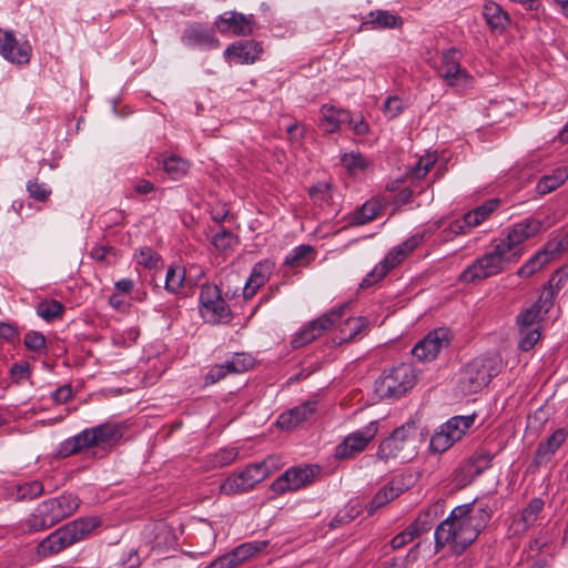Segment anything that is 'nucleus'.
<instances>
[{"label": "nucleus", "mask_w": 568, "mask_h": 568, "mask_svg": "<svg viewBox=\"0 0 568 568\" xmlns=\"http://www.w3.org/2000/svg\"><path fill=\"white\" fill-rule=\"evenodd\" d=\"M351 303L346 302L339 306L333 307L316 320L305 325L292 339V346L300 348L317 337L325 331L338 326V335L335 337L337 344H343L355 339L368 325V321L364 316H348L343 321L349 310Z\"/></svg>", "instance_id": "nucleus-1"}, {"label": "nucleus", "mask_w": 568, "mask_h": 568, "mask_svg": "<svg viewBox=\"0 0 568 568\" xmlns=\"http://www.w3.org/2000/svg\"><path fill=\"white\" fill-rule=\"evenodd\" d=\"M479 534L463 515V511L455 507L449 516L443 520L435 530V547L438 551L449 546L454 554H462L469 547Z\"/></svg>", "instance_id": "nucleus-2"}, {"label": "nucleus", "mask_w": 568, "mask_h": 568, "mask_svg": "<svg viewBox=\"0 0 568 568\" xmlns=\"http://www.w3.org/2000/svg\"><path fill=\"white\" fill-rule=\"evenodd\" d=\"M100 525L97 517H81L58 528L45 537L37 548L41 557H48L88 538Z\"/></svg>", "instance_id": "nucleus-3"}, {"label": "nucleus", "mask_w": 568, "mask_h": 568, "mask_svg": "<svg viewBox=\"0 0 568 568\" xmlns=\"http://www.w3.org/2000/svg\"><path fill=\"white\" fill-rule=\"evenodd\" d=\"M423 434L414 419L395 428L393 433L383 439L377 449V457L382 460L412 459L418 450Z\"/></svg>", "instance_id": "nucleus-4"}, {"label": "nucleus", "mask_w": 568, "mask_h": 568, "mask_svg": "<svg viewBox=\"0 0 568 568\" xmlns=\"http://www.w3.org/2000/svg\"><path fill=\"white\" fill-rule=\"evenodd\" d=\"M80 506V499L72 493L49 498L40 503L28 518L32 531L49 529L71 516Z\"/></svg>", "instance_id": "nucleus-5"}, {"label": "nucleus", "mask_w": 568, "mask_h": 568, "mask_svg": "<svg viewBox=\"0 0 568 568\" xmlns=\"http://www.w3.org/2000/svg\"><path fill=\"white\" fill-rule=\"evenodd\" d=\"M514 263L516 261L495 241L488 252L462 272L459 278L465 283L484 280L504 272Z\"/></svg>", "instance_id": "nucleus-6"}, {"label": "nucleus", "mask_w": 568, "mask_h": 568, "mask_svg": "<svg viewBox=\"0 0 568 568\" xmlns=\"http://www.w3.org/2000/svg\"><path fill=\"white\" fill-rule=\"evenodd\" d=\"M498 372L499 363L495 356H478L460 369L458 386L465 394H475L487 386Z\"/></svg>", "instance_id": "nucleus-7"}, {"label": "nucleus", "mask_w": 568, "mask_h": 568, "mask_svg": "<svg viewBox=\"0 0 568 568\" xmlns=\"http://www.w3.org/2000/svg\"><path fill=\"white\" fill-rule=\"evenodd\" d=\"M424 241V235L416 233L409 239L392 248L383 261L379 262L366 276L362 280L359 287L368 288L375 283L384 278L387 273L400 264L417 246Z\"/></svg>", "instance_id": "nucleus-8"}, {"label": "nucleus", "mask_w": 568, "mask_h": 568, "mask_svg": "<svg viewBox=\"0 0 568 568\" xmlns=\"http://www.w3.org/2000/svg\"><path fill=\"white\" fill-rule=\"evenodd\" d=\"M416 377L408 364H400L385 372L375 383V392L381 398H399L414 387Z\"/></svg>", "instance_id": "nucleus-9"}, {"label": "nucleus", "mask_w": 568, "mask_h": 568, "mask_svg": "<svg viewBox=\"0 0 568 568\" xmlns=\"http://www.w3.org/2000/svg\"><path fill=\"white\" fill-rule=\"evenodd\" d=\"M475 415L454 416L439 426L430 438L429 447L434 453H445L460 440L473 426Z\"/></svg>", "instance_id": "nucleus-10"}, {"label": "nucleus", "mask_w": 568, "mask_h": 568, "mask_svg": "<svg viewBox=\"0 0 568 568\" xmlns=\"http://www.w3.org/2000/svg\"><path fill=\"white\" fill-rule=\"evenodd\" d=\"M541 226V221L535 217L524 219L509 227L506 236L496 242L517 262L524 254V242L538 234Z\"/></svg>", "instance_id": "nucleus-11"}, {"label": "nucleus", "mask_w": 568, "mask_h": 568, "mask_svg": "<svg viewBox=\"0 0 568 568\" xmlns=\"http://www.w3.org/2000/svg\"><path fill=\"white\" fill-rule=\"evenodd\" d=\"M200 313L211 324L227 323L232 313L216 285H203L200 292Z\"/></svg>", "instance_id": "nucleus-12"}, {"label": "nucleus", "mask_w": 568, "mask_h": 568, "mask_svg": "<svg viewBox=\"0 0 568 568\" xmlns=\"http://www.w3.org/2000/svg\"><path fill=\"white\" fill-rule=\"evenodd\" d=\"M453 334L446 327L435 328L420 339L412 349L414 357L422 362L434 361L450 345Z\"/></svg>", "instance_id": "nucleus-13"}, {"label": "nucleus", "mask_w": 568, "mask_h": 568, "mask_svg": "<svg viewBox=\"0 0 568 568\" xmlns=\"http://www.w3.org/2000/svg\"><path fill=\"white\" fill-rule=\"evenodd\" d=\"M378 432V422L373 420L364 428L351 433L335 448L337 459H346L362 453Z\"/></svg>", "instance_id": "nucleus-14"}, {"label": "nucleus", "mask_w": 568, "mask_h": 568, "mask_svg": "<svg viewBox=\"0 0 568 568\" xmlns=\"http://www.w3.org/2000/svg\"><path fill=\"white\" fill-rule=\"evenodd\" d=\"M462 53L456 48L442 52L437 73L450 87H464L469 80L468 72L460 67Z\"/></svg>", "instance_id": "nucleus-15"}, {"label": "nucleus", "mask_w": 568, "mask_h": 568, "mask_svg": "<svg viewBox=\"0 0 568 568\" xmlns=\"http://www.w3.org/2000/svg\"><path fill=\"white\" fill-rule=\"evenodd\" d=\"M32 48L29 41H19L10 30L0 29V55L14 64H28Z\"/></svg>", "instance_id": "nucleus-16"}, {"label": "nucleus", "mask_w": 568, "mask_h": 568, "mask_svg": "<svg viewBox=\"0 0 568 568\" xmlns=\"http://www.w3.org/2000/svg\"><path fill=\"white\" fill-rule=\"evenodd\" d=\"M255 19L253 14L246 16L236 11L224 12L214 22V27L220 33H232L236 37L252 34Z\"/></svg>", "instance_id": "nucleus-17"}, {"label": "nucleus", "mask_w": 568, "mask_h": 568, "mask_svg": "<svg viewBox=\"0 0 568 568\" xmlns=\"http://www.w3.org/2000/svg\"><path fill=\"white\" fill-rule=\"evenodd\" d=\"M314 476L315 469L312 466L292 467L273 481L272 489L276 494L297 490L310 484Z\"/></svg>", "instance_id": "nucleus-18"}, {"label": "nucleus", "mask_w": 568, "mask_h": 568, "mask_svg": "<svg viewBox=\"0 0 568 568\" xmlns=\"http://www.w3.org/2000/svg\"><path fill=\"white\" fill-rule=\"evenodd\" d=\"M252 366L253 359L248 355L244 353H236L224 363L210 368L205 376V385L215 384L225 378L229 374L243 373Z\"/></svg>", "instance_id": "nucleus-19"}, {"label": "nucleus", "mask_w": 568, "mask_h": 568, "mask_svg": "<svg viewBox=\"0 0 568 568\" xmlns=\"http://www.w3.org/2000/svg\"><path fill=\"white\" fill-rule=\"evenodd\" d=\"M181 40L189 48L215 49L220 47V40L215 37L214 29L199 22L189 24Z\"/></svg>", "instance_id": "nucleus-20"}, {"label": "nucleus", "mask_w": 568, "mask_h": 568, "mask_svg": "<svg viewBox=\"0 0 568 568\" xmlns=\"http://www.w3.org/2000/svg\"><path fill=\"white\" fill-rule=\"evenodd\" d=\"M465 518L480 534L489 524L494 514V506L487 499H474L471 503L457 506Z\"/></svg>", "instance_id": "nucleus-21"}, {"label": "nucleus", "mask_w": 568, "mask_h": 568, "mask_svg": "<svg viewBox=\"0 0 568 568\" xmlns=\"http://www.w3.org/2000/svg\"><path fill=\"white\" fill-rule=\"evenodd\" d=\"M88 439L89 448L112 446L118 443L122 436V428L115 423H104L94 427L83 429Z\"/></svg>", "instance_id": "nucleus-22"}, {"label": "nucleus", "mask_w": 568, "mask_h": 568, "mask_svg": "<svg viewBox=\"0 0 568 568\" xmlns=\"http://www.w3.org/2000/svg\"><path fill=\"white\" fill-rule=\"evenodd\" d=\"M263 52L261 42L255 40H241L229 45L224 55L227 59H234L236 63L248 64L258 59Z\"/></svg>", "instance_id": "nucleus-23"}, {"label": "nucleus", "mask_w": 568, "mask_h": 568, "mask_svg": "<svg viewBox=\"0 0 568 568\" xmlns=\"http://www.w3.org/2000/svg\"><path fill=\"white\" fill-rule=\"evenodd\" d=\"M321 118L318 126L325 133H335L339 130L342 124H352L353 118L349 111L345 109L335 108L331 104L322 105Z\"/></svg>", "instance_id": "nucleus-24"}, {"label": "nucleus", "mask_w": 568, "mask_h": 568, "mask_svg": "<svg viewBox=\"0 0 568 568\" xmlns=\"http://www.w3.org/2000/svg\"><path fill=\"white\" fill-rule=\"evenodd\" d=\"M274 267V262L268 258L260 261L253 266L252 272L243 287V296L245 300L252 298L258 288L270 280Z\"/></svg>", "instance_id": "nucleus-25"}, {"label": "nucleus", "mask_w": 568, "mask_h": 568, "mask_svg": "<svg viewBox=\"0 0 568 568\" xmlns=\"http://www.w3.org/2000/svg\"><path fill=\"white\" fill-rule=\"evenodd\" d=\"M317 403L307 400L292 409L282 413L277 418V425L282 429H293L303 422L308 420L316 410Z\"/></svg>", "instance_id": "nucleus-26"}, {"label": "nucleus", "mask_w": 568, "mask_h": 568, "mask_svg": "<svg viewBox=\"0 0 568 568\" xmlns=\"http://www.w3.org/2000/svg\"><path fill=\"white\" fill-rule=\"evenodd\" d=\"M551 308V293H541L540 297L530 307L523 311L517 316L519 327H539L538 323L542 315Z\"/></svg>", "instance_id": "nucleus-27"}, {"label": "nucleus", "mask_w": 568, "mask_h": 568, "mask_svg": "<svg viewBox=\"0 0 568 568\" xmlns=\"http://www.w3.org/2000/svg\"><path fill=\"white\" fill-rule=\"evenodd\" d=\"M567 437V428H557L546 440L539 443L535 452L534 463L540 466L550 462L556 452L566 442Z\"/></svg>", "instance_id": "nucleus-28"}, {"label": "nucleus", "mask_w": 568, "mask_h": 568, "mask_svg": "<svg viewBox=\"0 0 568 568\" xmlns=\"http://www.w3.org/2000/svg\"><path fill=\"white\" fill-rule=\"evenodd\" d=\"M407 489L404 477L396 476L392 478L386 485H384L373 497L369 503L368 513L373 514L376 509L383 507L387 503L397 498Z\"/></svg>", "instance_id": "nucleus-29"}, {"label": "nucleus", "mask_w": 568, "mask_h": 568, "mask_svg": "<svg viewBox=\"0 0 568 568\" xmlns=\"http://www.w3.org/2000/svg\"><path fill=\"white\" fill-rule=\"evenodd\" d=\"M277 459L275 457H267L261 463H255L246 466L241 471L243 479L246 481V487L253 489L257 484L268 477L275 469H277Z\"/></svg>", "instance_id": "nucleus-30"}, {"label": "nucleus", "mask_w": 568, "mask_h": 568, "mask_svg": "<svg viewBox=\"0 0 568 568\" xmlns=\"http://www.w3.org/2000/svg\"><path fill=\"white\" fill-rule=\"evenodd\" d=\"M403 24V19L388 10H374L363 18L362 26L372 29H395Z\"/></svg>", "instance_id": "nucleus-31"}, {"label": "nucleus", "mask_w": 568, "mask_h": 568, "mask_svg": "<svg viewBox=\"0 0 568 568\" xmlns=\"http://www.w3.org/2000/svg\"><path fill=\"white\" fill-rule=\"evenodd\" d=\"M483 16L487 24L496 31H504L508 23V14L501 7L493 1L485 3L483 8Z\"/></svg>", "instance_id": "nucleus-32"}, {"label": "nucleus", "mask_w": 568, "mask_h": 568, "mask_svg": "<svg viewBox=\"0 0 568 568\" xmlns=\"http://www.w3.org/2000/svg\"><path fill=\"white\" fill-rule=\"evenodd\" d=\"M568 178L566 168H557L550 174H546L538 181L536 190L538 194L545 195L559 187Z\"/></svg>", "instance_id": "nucleus-33"}, {"label": "nucleus", "mask_w": 568, "mask_h": 568, "mask_svg": "<svg viewBox=\"0 0 568 568\" xmlns=\"http://www.w3.org/2000/svg\"><path fill=\"white\" fill-rule=\"evenodd\" d=\"M88 448V439L85 437L84 432L82 430L70 438H67L60 444L58 449V456L61 458H67Z\"/></svg>", "instance_id": "nucleus-34"}, {"label": "nucleus", "mask_w": 568, "mask_h": 568, "mask_svg": "<svg viewBox=\"0 0 568 568\" xmlns=\"http://www.w3.org/2000/svg\"><path fill=\"white\" fill-rule=\"evenodd\" d=\"M268 545L267 540H255L250 542H244L233 549L230 555L234 561V564L237 566L241 562L248 559L251 556H253L256 552L262 551L265 549Z\"/></svg>", "instance_id": "nucleus-35"}, {"label": "nucleus", "mask_w": 568, "mask_h": 568, "mask_svg": "<svg viewBox=\"0 0 568 568\" xmlns=\"http://www.w3.org/2000/svg\"><path fill=\"white\" fill-rule=\"evenodd\" d=\"M382 211V204L376 200H369L366 201L359 209H357L353 215H352V222L356 225H363L371 221H373L375 217L378 216V214Z\"/></svg>", "instance_id": "nucleus-36"}, {"label": "nucleus", "mask_w": 568, "mask_h": 568, "mask_svg": "<svg viewBox=\"0 0 568 568\" xmlns=\"http://www.w3.org/2000/svg\"><path fill=\"white\" fill-rule=\"evenodd\" d=\"M314 250L311 245H298L285 257L284 264L292 267L306 266L314 258Z\"/></svg>", "instance_id": "nucleus-37"}, {"label": "nucleus", "mask_w": 568, "mask_h": 568, "mask_svg": "<svg viewBox=\"0 0 568 568\" xmlns=\"http://www.w3.org/2000/svg\"><path fill=\"white\" fill-rule=\"evenodd\" d=\"M211 244L219 252L233 251L239 244V237L233 232L222 227L211 236Z\"/></svg>", "instance_id": "nucleus-38"}, {"label": "nucleus", "mask_w": 568, "mask_h": 568, "mask_svg": "<svg viewBox=\"0 0 568 568\" xmlns=\"http://www.w3.org/2000/svg\"><path fill=\"white\" fill-rule=\"evenodd\" d=\"M551 256L546 250L539 251L518 268L517 275L519 277H529L541 270V267L547 264Z\"/></svg>", "instance_id": "nucleus-39"}, {"label": "nucleus", "mask_w": 568, "mask_h": 568, "mask_svg": "<svg viewBox=\"0 0 568 568\" xmlns=\"http://www.w3.org/2000/svg\"><path fill=\"white\" fill-rule=\"evenodd\" d=\"M185 282V268L181 265H171L166 270L164 288L172 294L180 293Z\"/></svg>", "instance_id": "nucleus-40"}, {"label": "nucleus", "mask_w": 568, "mask_h": 568, "mask_svg": "<svg viewBox=\"0 0 568 568\" xmlns=\"http://www.w3.org/2000/svg\"><path fill=\"white\" fill-rule=\"evenodd\" d=\"M362 513V505L359 503L351 501L343 510H339L332 519L329 527L336 528L342 525L348 524L359 516Z\"/></svg>", "instance_id": "nucleus-41"}, {"label": "nucleus", "mask_w": 568, "mask_h": 568, "mask_svg": "<svg viewBox=\"0 0 568 568\" xmlns=\"http://www.w3.org/2000/svg\"><path fill=\"white\" fill-rule=\"evenodd\" d=\"M163 169L172 180H180L187 170L189 163L180 156H169L163 161Z\"/></svg>", "instance_id": "nucleus-42"}, {"label": "nucleus", "mask_w": 568, "mask_h": 568, "mask_svg": "<svg viewBox=\"0 0 568 568\" xmlns=\"http://www.w3.org/2000/svg\"><path fill=\"white\" fill-rule=\"evenodd\" d=\"M542 508H544V500L541 498H532L528 503V505L524 508V510L520 515V518H519V523L523 524L524 529L529 528L530 526H532L536 523Z\"/></svg>", "instance_id": "nucleus-43"}, {"label": "nucleus", "mask_w": 568, "mask_h": 568, "mask_svg": "<svg viewBox=\"0 0 568 568\" xmlns=\"http://www.w3.org/2000/svg\"><path fill=\"white\" fill-rule=\"evenodd\" d=\"M342 165L352 174L367 169L368 162L359 152L344 153L341 156Z\"/></svg>", "instance_id": "nucleus-44"}, {"label": "nucleus", "mask_w": 568, "mask_h": 568, "mask_svg": "<svg viewBox=\"0 0 568 568\" xmlns=\"http://www.w3.org/2000/svg\"><path fill=\"white\" fill-rule=\"evenodd\" d=\"M64 307L57 300H47L37 307L38 315L47 322L53 321L63 314Z\"/></svg>", "instance_id": "nucleus-45"}, {"label": "nucleus", "mask_w": 568, "mask_h": 568, "mask_svg": "<svg viewBox=\"0 0 568 568\" xmlns=\"http://www.w3.org/2000/svg\"><path fill=\"white\" fill-rule=\"evenodd\" d=\"M220 489L225 495H235L246 493L250 487H246V481L243 479L241 473L229 476L220 486Z\"/></svg>", "instance_id": "nucleus-46"}, {"label": "nucleus", "mask_w": 568, "mask_h": 568, "mask_svg": "<svg viewBox=\"0 0 568 568\" xmlns=\"http://www.w3.org/2000/svg\"><path fill=\"white\" fill-rule=\"evenodd\" d=\"M481 223V220L477 215L476 211H469L468 213L464 214L462 220L454 221L449 229L455 234H464L471 227H475Z\"/></svg>", "instance_id": "nucleus-47"}, {"label": "nucleus", "mask_w": 568, "mask_h": 568, "mask_svg": "<svg viewBox=\"0 0 568 568\" xmlns=\"http://www.w3.org/2000/svg\"><path fill=\"white\" fill-rule=\"evenodd\" d=\"M435 519V513L430 509L422 513L413 524L408 527L412 529L413 534L418 537L424 532H427L432 529Z\"/></svg>", "instance_id": "nucleus-48"}, {"label": "nucleus", "mask_w": 568, "mask_h": 568, "mask_svg": "<svg viewBox=\"0 0 568 568\" xmlns=\"http://www.w3.org/2000/svg\"><path fill=\"white\" fill-rule=\"evenodd\" d=\"M519 332L520 341L518 347L524 352L530 351L540 338L539 327H519Z\"/></svg>", "instance_id": "nucleus-49"}, {"label": "nucleus", "mask_w": 568, "mask_h": 568, "mask_svg": "<svg viewBox=\"0 0 568 568\" xmlns=\"http://www.w3.org/2000/svg\"><path fill=\"white\" fill-rule=\"evenodd\" d=\"M43 493V485L38 480L21 484L17 487L18 499H33Z\"/></svg>", "instance_id": "nucleus-50"}, {"label": "nucleus", "mask_w": 568, "mask_h": 568, "mask_svg": "<svg viewBox=\"0 0 568 568\" xmlns=\"http://www.w3.org/2000/svg\"><path fill=\"white\" fill-rule=\"evenodd\" d=\"M308 194L314 202L320 204L329 203L332 200L331 185L325 182H320L313 185L310 189Z\"/></svg>", "instance_id": "nucleus-51"}, {"label": "nucleus", "mask_w": 568, "mask_h": 568, "mask_svg": "<svg viewBox=\"0 0 568 568\" xmlns=\"http://www.w3.org/2000/svg\"><path fill=\"white\" fill-rule=\"evenodd\" d=\"M435 161L436 158L432 154H426L425 156H422L413 166L410 171V178L416 180L423 179L429 172Z\"/></svg>", "instance_id": "nucleus-52"}, {"label": "nucleus", "mask_w": 568, "mask_h": 568, "mask_svg": "<svg viewBox=\"0 0 568 568\" xmlns=\"http://www.w3.org/2000/svg\"><path fill=\"white\" fill-rule=\"evenodd\" d=\"M239 456L236 448H221L213 455L212 463L215 467H224L232 464Z\"/></svg>", "instance_id": "nucleus-53"}, {"label": "nucleus", "mask_w": 568, "mask_h": 568, "mask_svg": "<svg viewBox=\"0 0 568 568\" xmlns=\"http://www.w3.org/2000/svg\"><path fill=\"white\" fill-rule=\"evenodd\" d=\"M27 191L30 197L39 202H44L51 194V189L47 184L39 183L36 180L27 183Z\"/></svg>", "instance_id": "nucleus-54"}, {"label": "nucleus", "mask_w": 568, "mask_h": 568, "mask_svg": "<svg viewBox=\"0 0 568 568\" xmlns=\"http://www.w3.org/2000/svg\"><path fill=\"white\" fill-rule=\"evenodd\" d=\"M141 565V559L138 550L130 548L122 552L119 560L115 562V568H138Z\"/></svg>", "instance_id": "nucleus-55"}, {"label": "nucleus", "mask_w": 568, "mask_h": 568, "mask_svg": "<svg viewBox=\"0 0 568 568\" xmlns=\"http://www.w3.org/2000/svg\"><path fill=\"white\" fill-rule=\"evenodd\" d=\"M23 343L28 349L39 352L45 347V337L40 332L30 331L24 335Z\"/></svg>", "instance_id": "nucleus-56"}, {"label": "nucleus", "mask_w": 568, "mask_h": 568, "mask_svg": "<svg viewBox=\"0 0 568 568\" xmlns=\"http://www.w3.org/2000/svg\"><path fill=\"white\" fill-rule=\"evenodd\" d=\"M567 281V275L562 272H557L548 282L547 287L542 293H551V306L558 292L562 288Z\"/></svg>", "instance_id": "nucleus-57"}, {"label": "nucleus", "mask_w": 568, "mask_h": 568, "mask_svg": "<svg viewBox=\"0 0 568 568\" xmlns=\"http://www.w3.org/2000/svg\"><path fill=\"white\" fill-rule=\"evenodd\" d=\"M403 110L404 105L398 97H388L384 102V113L389 119L396 118Z\"/></svg>", "instance_id": "nucleus-58"}, {"label": "nucleus", "mask_w": 568, "mask_h": 568, "mask_svg": "<svg viewBox=\"0 0 568 568\" xmlns=\"http://www.w3.org/2000/svg\"><path fill=\"white\" fill-rule=\"evenodd\" d=\"M136 258L139 264L149 268L156 266L159 262V256L150 247L140 248Z\"/></svg>", "instance_id": "nucleus-59"}, {"label": "nucleus", "mask_w": 568, "mask_h": 568, "mask_svg": "<svg viewBox=\"0 0 568 568\" xmlns=\"http://www.w3.org/2000/svg\"><path fill=\"white\" fill-rule=\"evenodd\" d=\"M158 535L154 540L153 548H160L163 545H169L173 542V537L170 528L165 524H159L155 527Z\"/></svg>", "instance_id": "nucleus-60"}, {"label": "nucleus", "mask_w": 568, "mask_h": 568, "mask_svg": "<svg viewBox=\"0 0 568 568\" xmlns=\"http://www.w3.org/2000/svg\"><path fill=\"white\" fill-rule=\"evenodd\" d=\"M73 396L72 387L69 384L58 387L51 395L52 400L55 404H64L69 402Z\"/></svg>", "instance_id": "nucleus-61"}, {"label": "nucleus", "mask_w": 568, "mask_h": 568, "mask_svg": "<svg viewBox=\"0 0 568 568\" xmlns=\"http://www.w3.org/2000/svg\"><path fill=\"white\" fill-rule=\"evenodd\" d=\"M416 536L413 534L412 529L407 527L402 532L397 534L390 540V546L393 549H399L410 542Z\"/></svg>", "instance_id": "nucleus-62"}, {"label": "nucleus", "mask_w": 568, "mask_h": 568, "mask_svg": "<svg viewBox=\"0 0 568 568\" xmlns=\"http://www.w3.org/2000/svg\"><path fill=\"white\" fill-rule=\"evenodd\" d=\"M498 205L499 200H489L474 210L476 211L481 222H484L498 207Z\"/></svg>", "instance_id": "nucleus-63"}, {"label": "nucleus", "mask_w": 568, "mask_h": 568, "mask_svg": "<svg viewBox=\"0 0 568 568\" xmlns=\"http://www.w3.org/2000/svg\"><path fill=\"white\" fill-rule=\"evenodd\" d=\"M236 565L234 564L230 552L225 554L214 561H212L209 566L205 568H234Z\"/></svg>", "instance_id": "nucleus-64"}]
</instances>
